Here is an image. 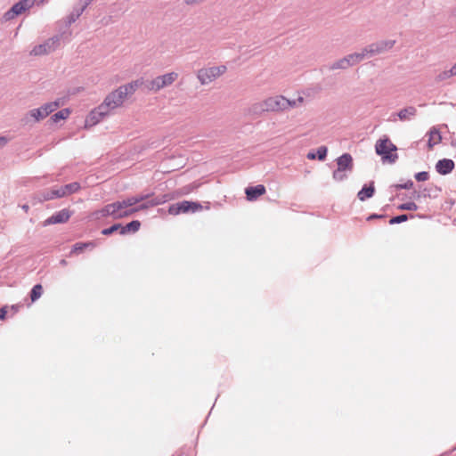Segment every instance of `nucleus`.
I'll list each match as a JSON object with an SVG mask.
<instances>
[{"mask_svg": "<svg viewBox=\"0 0 456 456\" xmlns=\"http://www.w3.org/2000/svg\"><path fill=\"white\" fill-rule=\"evenodd\" d=\"M140 227H141V223L138 220H134V221L126 224V225L121 224L120 234L125 235V234H128V233H134L137 231H139Z\"/></svg>", "mask_w": 456, "mask_h": 456, "instance_id": "5701e85b", "label": "nucleus"}, {"mask_svg": "<svg viewBox=\"0 0 456 456\" xmlns=\"http://www.w3.org/2000/svg\"><path fill=\"white\" fill-rule=\"evenodd\" d=\"M8 142V138L5 136H0V148L4 146Z\"/></svg>", "mask_w": 456, "mask_h": 456, "instance_id": "49530a36", "label": "nucleus"}, {"mask_svg": "<svg viewBox=\"0 0 456 456\" xmlns=\"http://www.w3.org/2000/svg\"><path fill=\"white\" fill-rule=\"evenodd\" d=\"M374 192L375 188L373 183H371L370 185L364 184L363 187L358 192L357 197L361 201H364L371 198L374 195Z\"/></svg>", "mask_w": 456, "mask_h": 456, "instance_id": "412c9836", "label": "nucleus"}, {"mask_svg": "<svg viewBox=\"0 0 456 456\" xmlns=\"http://www.w3.org/2000/svg\"><path fill=\"white\" fill-rule=\"evenodd\" d=\"M43 293V287L41 284H36L30 291V298L32 302L37 300Z\"/></svg>", "mask_w": 456, "mask_h": 456, "instance_id": "2f4dec72", "label": "nucleus"}, {"mask_svg": "<svg viewBox=\"0 0 456 456\" xmlns=\"http://www.w3.org/2000/svg\"><path fill=\"white\" fill-rule=\"evenodd\" d=\"M409 218V216L405 215V214H403V215H399V216H393L390 220H389V224H401L403 222H405L407 221Z\"/></svg>", "mask_w": 456, "mask_h": 456, "instance_id": "4c0bfd02", "label": "nucleus"}, {"mask_svg": "<svg viewBox=\"0 0 456 456\" xmlns=\"http://www.w3.org/2000/svg\"><path fill=\"white\" fill-rule=\"evenodd\" d=\"M428 178H429L428 172L422 171V172H419V173L415 174V179L418 182H425V181L428 180Z\"/></svg>", "mask_w": 456, "mask_h": 456, "instance_id": "58836bf2", "label": "nucleus"}, {"mask_svg": "<svg viewBox=\"0 0 456 456\" xmlns=\"http://www.w3.org/2000/svg\"><path fill=\"white\" fill-rule=\"evenodd\" d=\"M454 162L450 159H443L437 161L436 164V170L440 175H448L454 168Z\"/></svg>", "mask_w": 456, "mask_h": 456, "instance_id": "2eb2a0df", "label": "nucleus"}, {"mask_svg": "<svg viewBox=\"0 0 456 456\" xmlns=\"http://www.w3.org/2000/svg\"><path fill=\"white\" fill-rule=\"evenodd\" d=\"M395 44V40H383L373 43L366 46V53H369L370 58L392 49Z\"/></svg>", "mask_w": 456, "mask_h": 456, "instance_id": "1a4fd4ad", "label": "nucleus"}, {"mask_svg": "<svg viewBox=\"0 0 456 456\" xmlns=\"http://www.w3.org/2000/svg\"><path fill=\"white\" fill-rule=\"evenodd\" d=\"M453 12H454V14H456V6H455V9H454Z\"/></svg>", "mask_w": 456, "mask_h": 456, "instance_id": "4d7b16f0", "label": "nucleus"}, {"mask_svg": "<svg viewBox=\"0 0 456 456\" xmlns=\"http://www.w3.org/2000/svg\"><path fill=\"white\" fill-rule=\"evenodd\" d=\"M63 197V192L60 191L59 188L57 189H52L50 191H45L38 192L36 196V199L39 202L58 199Z\"/></svg>", "mask_w": 456, "mask_h": 456, "instance_id": "a211bd4d", "label": "nucleus"}, {"mask_svg": "<svg viewBox=\"0 0 456 456\" xmlns=\"http://www.w3.org/2000/svg\"><path fill=\"white\" fill-rule=\"evenodd\" d=\"M80 189V184L77 182L70 183L62 187H60V191L63 192V197L77 191Z\"/></svg>", "mask_w": 456, "mask_h": 456, "instance_id": "c85d7f7f", "label": "nucleus"}, {"mask_svg": "<svg viewBox=\"0 0 456 456\" xmlns=\"http://www.w3.org/2000/svg\"><path fill=\"white\" fill-rule=\"evenodd\" d=\"M304 102V97L298 96L295 100H289V108H295L301 105Z\"/></svg>", "mask_w": 456, "mask_h": 456, "instance_id": "79ce46f5", "label": "nucleus"}, {"mask_svg": "<svg viewBox=\"0 0 456 456\" xmlns=\"http://www.w3.org/2000/svg\"><path fill=\"white\" fill-rule=\"evenodd\" d=\"M246 198L249 201L256 200L259 196L265 193V187L262 184L248 186L245 190Z\"/></svg>", "mask_w": 456, "mask_h": 456, "instance_id": "f3484780", "label": "nucleus"}, {"mask_svg": "<svg viewBox=\"0 0 456 456\" xmlns=\"http://www.w3.org/2000/svg\"><path fill=\"white\" fill-rule=\"evenodd\" d=\"M452 146H456V139L452 141Z\"/></svg>", "mask_w": 456, "mask_h": 456, "instance_id": "864d4df0", "label": "nucleus"}, {"mask_svg": "<svg viewBox=\"0 0 456 456\" xmlns=\"http://www.w3.org/2000/svg\"><path fill=\"white\" fill-rule=\"evenodd\" d=\"M338 167L351 173L353 171V158L349 153H344L337 159Z\"/></svg>", "mask_w": 456, "mask_h": 456, "instance_id": "dca6fc26", "label": "nucleus"}, {"mask_svg": "<svg viewBox=\"0 0 456 456\" xmlns=\"http://www.w3.org/2000/svg\"><path fill=\"white\" fill-rule=\"evenodd\" d=\"M248 111H249V113H252L255 115H259L267 110H265V105H264V102H257V103L253 104L249 108Z\"/></svg>", "mask_w": 456, "mask_h": 456, "instance_id": "473e14b6", "label": "nucleus"}, {"mask_svg": "<svg viewBox=\"0 0 456 456\" xmlns=\"http://www.w3.org/2000/svg\"><path fill=\"white\" fill-rule=\"evenodd\" d=\"M33 5L34 0H20L12 6V12L19 15L29 10Z\"/></svg>", "mask_w": 456, "mask_h": 456, "instance_id": "6ab92c4d", "label": "nucleus"}, {"mask_svg": "<svg viewBox=\"0 0 456 456\" xmlns=\"http://www.w3.org/2000/svg\"><path fill=\"white\" fill-rule=\"evenodd\" d=\"M428 147L432 148L434 145L439 143L442 140V136L440 132L436 128L433 127L428 132Z\"/></svg>", "mask_w": 456, "mask_h": 456, "instance_id": "bb28decb", "label": "nucleus"}, {"mask_svg": "<svg viewBox=\"0 0 456 456\" xmlns=\"http://www.w3.org/2000/svg\"><path fill=\"white\" fill-rule=\"evenodd\" d=\"M120 233V231H121V224H114L113 225H111L110 227L109 228H105L102 231V233L103 235H111L112 233H114L115 232H118Z\"/></svg>", "mask_w": 456, "mask_h": 456, "instance_id": "c9c22d12", "label": "nucleus"}, {"mask_svg": "<svg viewBox=\"0 0 456 456\" xmlns=\"http://www.w3.org/2000/svg\"><path fill=\"white\" fill-rule=\"evenodd\" d=\"M205 0H185V4L189 5L197 4L204 2Z\"/></svg>", "mask_w": 456, "mask_h": 456, "instance_id": "a18cd8bd", "label": "nucleus"}, {"mask_svg": "<svg viewBox=\"0 0 456 456\" xmlns=\"http://www.w3.org/2000/svg\"><path fill=\"white\" fill-rule=\"evenodd\" d=\"M6 314L7 312L4 308H0V320H4Z\"/></svg>", "mask_w": 456, "mask_h": 456, "instance_id": "09e8293b", "label": "nucleus"}, {"mask_svg": "<svg viewBox=\"0 0 456 456\" xmlns=\"http://www.w3.org/2000/svg\"><path fill=\"white\" fill-rule=\"evenodd\" d=\"M142 86L145 88V80L142 77L132 81L125 86H121L118 87V89L122 92V94L126 99L128 95L133 94L138 88Z\"/></svg>", "mask_w": 456, "mask_h": 456, "instance_id": "4468645a", "label": "nucleus"}, {"mask_svg": "<svg viewBox=\"0 0 456 456\" xmlns=\"http://www.w3.org/2000/svg\"><path fill=\"white\" fill-rule=\"evenodd\" d=\"M332 176L334 180L342 182L347 178V174L345 170L338 167L336 170H334Z\"/></svg>", "mask_w": 456, "mask_h": 456, "instance_id": "f704fd0d", "label": "nucleus"}, {"mask_svg": "<svg viewBox=\"0 0 456 456\" xmlns=\"http://www.w3.org/2000/svg\"><path fill=\"white\" fill-rule=\"evenodd\" d=\"M125 100L126 98L122 94V92L118 88L110 93L102 104L108 110V112H110L111 110L121 106Z\"/></svg>", "mask_w": 456, "mask_h": 456, "instance_id": "6e6552de", "label": "nucleus"}, {"mask_svg": "<svg viewBox=\"0 0 456 456\" xmlns=\"http://www.w3.org/2000/svg\"><path fill=\"white\" fill-rule=\"evenodd\" d=\"M94 0H79V6L84 8V10L86 9V7L93 2Z\"/></svg>", "mask_w": 456, "mask_h": 456, "instance_id": "37998d69", "label": "nucleus"}, {"mask_svg": "<svg viewBox=\"0 0 456 456\" xmlns=\"http://www.w3.org/2000/svg\"><path fill=\"white\" fill-rule=\"evenodd\" d=\"M376 153L382 156L384 159L390 162H395L398 158L397 154H392V151H396V146L390 142L387 137L380 138L375 145Z\"/></svg>", "mask_w": 456, "mask_h": 456, "instance_id": "f03ea898", "label": "nucleus"}, {"mask_svg": "<svg viewBox=\"0 0 456 456\" xmlns=\"http://www.w3.org/2000/svg\"><path fill=\"white\" fill-rule=\"evenodd\" d=\"M226 71L224 65L200 69L197 77L202 85L209 84Z\"/></svg>", "mask_w": 456, "mask_h": 456, "instance_id": "7ed1b4c3", "label": "nucleus"}, {"mask_svg": "<svg viewBox=\"0 0 456 456\" xmlns=\"http://www.w3.org/2000/svg\"><path fill=\"white\" fill-rule=\"evenodd\" d=\"M113 219H121L132 216L131 206L127 199L112 203Z\"/></svg>", "mask_w": 456, "mask_h": 456, "instance_id": "9d476101", "label": "nucleus"}, {"mask_svg": "<svg viewBox=\"0 0 456 456\" xmlns=\"http://www.w3.org/2000/svg\"><path fill=\"white\" fill-rule=\"evenodd\" d=\"M454 69H456V63L454 64Z\"/></svg>", "mask_w": 456, "mask_h": 456, "instance_id": "13d9d810", "label": "nucleus"}, {"mask_svg": "<svg viewBox=\"0 0 456 456\" xmlns=\"http://www.w3.org/2000/svg\"><path fill=\"white\" fill-rule=\"evenodd\" d=\"M385 216L383 215H378V214H372L370 215L367 220H372V219H378V218H383Z\"/></svg>", "mask_w": 456, "mask_h": 456, "instance_id": "de8ad7c7", "label": "nucleus"}, {"mask_svg": "<svg viewBox=\"0 0 456 456\" xmlns=\"http://www.w3.org/2000/svg\"><path fill=\"white\" fill-rule=\"evenodd\" d=\"M61 264H62V265H65V264H66V261H65V260H62V261H61Z\"/></svg>", "mask_w": 456, "mask_h": 456, "instance_id": "6e6d98bb", "label": "nucleus"}, {"mask_svg": "<svg viewBox=\"0 0 456 456\" xmlns=\"http://www.w3.org/2000/svg\"><path fill=\"white\" fill-rule=\"evenodd\" d=\"M47 1H48V0H40V3H42V4H43V3H45V2H47Z\"/></svg>", "mask_w": 456, "mask_h": 456, "instance_id": "5fc2aeb1", "label": "nucleus"}, {"mask_svg": "<svg viewBox=\"0 0 456 456\" xmlns=\"http://www.w3.org/2000/svg\"><path fill=\"white\" fill-rule=\"evenodd\" d=\"M350 63V66L355 65L364 60L370 58L369 53H366V47L362 50L361 53H354L346 56Z\"/></svg>", "mask_w": 456, "mask_h": 456, "instance_id": "aec40b11", "label": "nucleus"}, {"mask_svg": "<svg viewBox=\"0 0 456 456\" xmlns=\"http://www.w3.org/2000/svg\"><path fill=\"white\" fill-rule=\"evenodd\" d=\"M413 187V182L411 180H408L406 183H399V184H396L395 185V188L397 190H410Z\"/></svg>", "mask_w": 456, "mask_h": 456, "instance_id": "a19ab883", "label": "nucleus"}, {"mask_svg": "<svg viewBox=\"0 0 456 456\" xmlns=\"http://www.w3.org/2000/svg\"><path fill=\"white\" fill-rule=\"evenodd\" d=\"M93 216L95 219H101L109 216L113 218L112 203L107 204L101 209L94 211L93 213Z\"/></svg>", "mask_w": 456, "mask_h": 456, "instance_id": "4be33fe9", "label": "nucleus"}, {"mask_svg": "<svg viewBox=\"0 0 456 456\" xmlns=\"http://www.w3.org/2000/svg\"><path fill=\"white\" fill-rule=\"evenodd\" d=\"M350 67V63L348 62V60L344 57L335 62L332 63L330 66L331 69H346Z\"/></svg>", "mask_w": 456, "mask_h": 456, "instance_id": "72a5a7b5", "label": "nucleus"}, {"mask_svg": "<svg viewBox=\"0 0 456 456\" xmlns=\"http://www.w3.org/2000/svg\"><path fill=\"white\" fill-rule=\"evenodd\" d=\"M109 114L108 110L102 105L94 109L86 118V126H93L98 124Z\"/></svg>", "mask_w": 456, "mask_h": 456, "instance_id": "f8f14e48", "label": "nucleus"}, {"mask_svg": "<svg viewBox=\"0 0 456 456\" xmlns=\"http://www.w3.org/2000/svg\"><path fill=\"white\" fill-rule=\"evenodd\" d=\"M202 208L201 205L198 202H192L188 200H183L175 204L170 205L168 208V213L170 215H178L180 213H188V212H196Z\"/></svg>", "mask_w": 456, "mask_h": 456, "instance_id": "39448f33", "label": "nucleus"}, {"mask_svg": "<svg viewBox=\"0 0 456 456\" xmlns=\"http://www.w3.org/2000/svg\"><path fill=\"white\" fill-rule=\"evenodd\" d=\"M267 111H279L289 108V100L282 95L269 97L264 101Z\"/></svg>", "mask_w": 456, "mask_h": 456, "instance_id": "423d86ee", "label": "nucleus"}, {"mask_svg": "<svg viewBox=\"0 0 456 456\" xmlns=\"http://www.w3.org/2000/svg\"><path fill=\"white\" fill-rule=\"evenodd\" d=\"M62 35H56L47 39L43 44L37 45L30 51L31 55L38 56L50 53L57 49Z\"/></svg>", "mask_w": 456, "mask_h": 456, "instance_id": "20e7f679", "label": "nucleus"}, {"mask_svg": "<svg viewBox=\"0 0 456 456\" xmlns=\"http://www.w3.org/2000/svg\"><path fill=\"white\" fill-rule=\"evenodd\" d=\"M417 110L413 106L406 107L398 112L401 120H409L416 115Z\"/></svg>", "mask_w": 456, "mask_h": 456, "instance_id": "cd10ccee", "label": "nucleus"}, {"mask_svg": "<svg viewBox=\"0 0 456 456\" xmlns=\"http://www.w3.org/2000/svg\"><path fill=\"white\" fill-rule=\"evenodd\" d=\"M327 148L325 146H321L317 150V157L320 160H324L327 156Z\"/></svg>", "mask_w": 456, "mask_h": 456, "instance_id": "ea45409f", "label": "nucleus"}, {"mask_svg": "<svg viewBox=\"0 0 456 456\" xmlns=\"http://www.w3.org/2000/svg\"><path fill=\"white\" fill-rule=\"evenodd\" d=\"M307 158H308V159H314V158H315V156H314V154H313V153H309V154L307 155Z\"/></svg>", "mask_w": 456, "mask_h": 456, "instance_id": "3c124183", "label": "nucleus"}, {"mask_svg": "<svg viewBox=\"0 0 456 456\" xmlns=\"http://www.w3.org/2000/svg\"><path fill=\"white\" fill-rule=\"evenodd\" d=\"M456 75L454 65L448 70H444L436 76V81H444Z\"/></svg>", "mask_w": 456, "mask_h": 456, "instance_id": "7c9ffc66", "label": "nucleus"}, {"mask_svg": "<svg viewBox=\"0 0 456 456\" xmlns=\"http://www.w3.org/2000/svg\"><path fill=\"white\" fill-rule=\"evenodd\" d=\"M153 193H145V194H139L132 197L126 198L128 202L130 203V206H135L142 201H147L151 200V198H154Z\"/></svg>", "mask_w": 456, "mask_h": 456, "instance_id": "393cba45", "label": "nucleus"}, {"mask_svg": "<svg viewBox=\"0 0 456 456\" xmlns=\"http://www.w3.org/2000/svg\"><path fill=\"white\" fill-rule=\"evenodd\" d=\"M94 247H95V243L93 242V241L77 242V243L74 244V246H73V248H72V249L70 251V255H72V254H80L85 249H86V248L93 249Z\"/></svg>", "mask_w": 456, "mask_h": 456, "instance_id": "a878e982", "label": "nucleus"}, {"mask_svg": "<svg viewBox=\"0 0 456 456\" xmlns=\"http://www.w3.org/2000/svg\"><path fill=\"white\" fill-rule=\"evenodd\" d=\"M398 209L400 210H409V211H415L418 209V206L414 202H406L403 203L398 206Z\"/></svg>", "mask_w": 456, "mask_h": 456, "instance_id": "e433bc0d", "label": "nucleus"}, {"mask_svg": "<svg viewBox=\"0 0 456 456\" xmlns=\"http://www.w3.org/2000/svg\"><path fill=\"white\" fill-rule=\"evenodd\" d=\"M70 114V111L69 109H62L61 110H59L58 112H56L55 114H53L52 117H51V119L54 122V123H57L58 121L61 120V119H66Z\"/></svg>", "mask_w": 456, "mask_h": 456, "instance_id": "c756f323", "label": "nucleus"}, {"mask_svg": "<svg viewBox=\"0 0 456 456\" xmlns=\"http://www.w3.org/2000/svg\"><path fill=\"white\" fill-rule=\"evenodd\" d=\"M168 200H169L168 195L163 194V195H159V196L151 198V200H149L147 201H142V202H141V204H139L135 207L134 206L131 207L132 215H134V213H136L138 211L144 210V209H147L151 207L161 205V204L167 202Z\"/></svg>", "mask_w": 456, "mask_h": 456, "instance_id": "9b49d317", "label": "nucleus"}, {"mask_svg": "<svg viewBox=\"0 0 456 456\" xmlns=\"http://www.w3.org/2000/svg\"><path fill=\"white\" fill-rule=\"evenodd\" d=\"M71 216V212L67 209H61L58 212H55L53 216L48 217L45 222L44 225H51V224H64L69 221V219Z\"/></svg>", "mask_w": 456, "mask_h": 456, "instance_id": "ddd939ff", "label": "nucleus"}, {"mask_svg": "<svg viewBox=\"0 0 456 456\" xmlns=\"http://www.w3.org/2000/svg\"><path fill=\"white\" fill-rule=\"evenodd\" d=\"M21 208H22V209H23V210H25L26 212H27V211L28 210V208H29L28 205H27V204L22 205V207H21Z\"/></svg>", "mask_w": 456, "mask_h": 456, "instance_id": "8fccbe9b", "label": "nucleus"}, {"mask_svg": "<svg viewBox=\"0 0 456 456\" xmlns=\"http://www.w3.org/2000/svg\"><path fill=\"white\" fill-rule=\"evenodd\" d=\"M60 104L57 101L47 102L42 105L40 108L31 110L28 112V115L34 118L36 121H39L57 110Z\"/></svg>", "mask_w": 456, "mask_h": 456, "instance_id": "0eeeda50", "label": "nucleus"}, {"mask_svg": "<svg viewBox=\"0 0 456 456\" xmlns=\"http://www.w3.org/2000/svg\"><path fill=\"white\" fill-rule=\"evenodd\" d=\"M177 73L170 72L162 76H159L151 80H145V89L157 92L173 84L177 79Z\"/></svg>", "mask_w": 456, "mask_h": 456, "instance_id": "f257e3e1", "label": "nucleus"}, {"mask_svg": "<svg viewBox=\"0 0 456 456\" xmlns=\"http://www.w3.org/2000/svg\"><path fill=\"white\" fill-rule=\"evenodd\" d=\"M423 195H424V197H426V196L428 195V194H427V189H424V191H423Z\"/></svg>", "mask_w": 456, "mask_h": 456, "instance_id": "603ef678", "label": "nucleus"}, {"mask_svg": "<svg viewBox=\"0 0 456 456\" xmlns=\"http://www.w3.org/2000/svg\"><path fill=\"white\" fill-rule=\"evenodd\" d=\"M84 8L80 7L79 5L75 6L71 13L67 16L65 20L66 27H69L72 23H74L84 12Z\"/></svg>", "mask_w": 456, "mask_h": 456, "instance_id": "b1692460", "label": "nucleus"}, {"mask_svg": "<svg viewBox=\"0 0 456 456\" xmlns=\"http://www.w3.org/2000/svg\"><path fill=\"white\" fill-rule=\"evenodd\" d=\"M16 16H17V14H14L12 12V8L4 13V19L6 20H12Z\"/></svg>", "mask_w": 456, "mask_h": 456, "instance_id": "c03bdc74", "label": "nucleus"}]
</instances>
